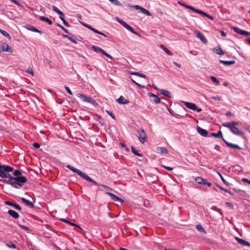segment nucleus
Listing matches in <instances>:
<instances>
[{
    "label": "nucleus",
    "instance_id": "nucleus-1",
    "mask_svg": "<svg viewBox=\"0 0 250 250\" xmlns=\"http://www.w3.org/2000/svg\"><path fill=\"white\" fill-rule=\"evenodd\" d=\"M5 183L10 185L13 188H18L22 186L24 183L27 181L25 176L13 177L10 176L9 179L1 180Z\"/></svg>",
    "mask_w": 250,
    "mask_h": 250
},
{
    "label": "nucleus",
    "instance_id": "nucleus-2",
    "mask_svg": "<svg viewBox=\"0 0 250 250\" xmlns=\"http://www.w3.org/2000/svg\"><path fill=\"white\" fill-rule=\"evenodd\" d=\"M66 167H67L68 169L71 170L74 172L76 173L78 175L80 176L83 178L85 180L91 182L96 185H98V184L94 180L91 179L90 177H89L88 175H86L85 174L82 172L81 170L73 167L70 165H67L66 166Z\"/></svg>",
    "mask_w": 250,
    "mask_h": 250
},
{
    "label": "nucleus",
    "instance_id": "nucleus-3",
    "mask_svg": "<svg viewBox=\"0 0 250 250\" xmlns=\"http://www.w3.org/2000/svg\"><path fill=\"white\" fill-rule=\"evenodd\" d=\"M14 168L8 165L0 164V177L9 179L11 175L8 173L13 171Z\"/></svg>",
    "mask_w": 250,
    "mask_h": 250
},
{
    "label": "nucleus",
    "instance_id": "nucleus-4",
    "mask_svg": "<svg viewBox=\"0 0 250 250\" xmlns=\"http://www.w3.org/2000/svg\"><path fill=\"white\" fill-rule=\"evenodd\" d=\"M211 136L215 137L217 138H222L224 143L227 145L228 146L232 148L240 149L241 148L236 144H233L229 143L225 140L223 137L222 132L221 130H219L217 133H211Z\"/></svg>",
    "mask_w": 250,
    "mask_h": 250
},
{
    "label": "nucleus",
    "instance_id": "nucleus-5",
    "mask_svg": "<svg viewBox=\"0 0 250 250\" xmlns=\"http://www.w3.org/2000/svg\"><path fill=\"white\" fill-rule=\"evenodd\" d=\"M77 96L84 102H86L94 105H97V103L96 101L92 97L86 96V95L81 93H77Z\"/></svg>",
    "mask_w": 250,
    "mask_h": 250
},
{
    "label": "nucleus",
    "instance_id": "nucleus-6",
    "mask_svg": "<svg viewBox=\"0 0 250 250\" xmlns=\"http://www.w3.org/2000/svg\"><path fill=\"white\" fill-rule=\"evenodd\" d=\"M224 127L229 128L230 131L234 134L242 136L243 135V132L239 130L238 128L235 126L230 125H224Z\"/></svg>",
    "mask_w": 250,
    "mask_h": 250
},
{
    "label": "nucleus",
    "instance_id": "nucleus-7",
    "mask_svg": "<svg viewBox=\"0 0 250 250\" xmlns=\"http://www.w3.org/2000/svg\"><path fill=\"white\" fill-rule=\"evenodd\" d=\"M128 6L129 7H130L131 8H135L136 10H140L144 14H146L147 16H150L151 15V14L150 13L147 11L146 9L145 8L140 6H139V5H134V6H131L130 5H129Z\"/></svg>",
    "mask_w": 250,
    "mask_h": 250
},
{
    "label": "nucleus",
    "instance_id": "nucleus-8",
    "mask_svg": "<svg viewBox=\"0 0 250 250\" xmlns=\"http://www.w3.org/2000/svg\"><path fill=\"white\" fill-rule=\"evenodd\" d=\"M138 138L140 142L142 144H144L146 141V135L143 129L139 131Z\"/></svg>",
    "mask_w": 250,
    "mask_h": 250
},
{
    "label": "nucleus",
    "instance_id": "nucleus-9",
    "mask_svg": "<svg viewBox=\"0 0 250 250\" xmlns=\"http://www.w3.org/2000/svg\"><path fill=\"white\" fill-rule=\"evenodd\" d=\"M231 28L234 31L240 35H242L246 36H250V32L247 31L241 30L236 27H232Z\"/></svg>",
    "mask_w": 250,
    "mask_h": 250
},
{
    "label": "nucleus",
    "instance_id": "nucleus-10",
    "mask_svg": "<svg viewBox=\"0 0 250 250\" xmlns=\"http://www.w3.org/2000/svg\"><path fill=\"white\" fill-rule=\"evenodd\" d=\"M195 180L197 183L199 184H202L204 185H207L208 187H210L211 184L210 182H208L206 179H203L200 177H197L195 178Z\"/></svg>",
    "mask_w": 250,
    "mask_h": 250
},
{
    "label": "nucleus",
    "instance_id": "nucleus-11",
    "mask_svg": "<svg viewBox=\"0 0 250 250\" xmlns=\"http://www.w3.org/2000/svg\"><path fill=\"white\" fill-rule=\"evenodd\" d=\"M194 34L196 37L200 39L204 43H207V40L200 31L198 30H195L194 31Z\"/></svg>",
    "mask_w": 250,
    "mask_h": 250
},
{
    "label": "nucleus",
    "instance_id": "nucleus-12",
    "mask_svg": "<svg viewBox=\"0 0 250 250\" xmlns=\"http://www.w3.org/2000/svg\"><path fill=\"white\" fill-rule=\"evenodd\" d=\"M1 51H5L7 52L12 53L13 50L11 47L9 45L5 42L2 43L1 45Z\"/></svg>",
    "mask_w": 250,
    "mask_h": 250
},
{
    "label": "nucleus",
    "instance_id": "nucleus-13",
    "mask_svg": "<svg viewBox=\"0 0 250 250\" xmlns=\"http://www.w3.org/2000/svg\"><path fill=\"white\" fill-rule=\"evenodd\" d=\"M235 239L238 242V243L241 245L243 246H247L248 247H250V243L244 239H241L237 237H235Z\"/></svg>",
    "mask_w": 250,
    "mask_h": 250
},
{
    "label": "nucleus",
    "instance_id": "nucleus-14",
    "mask_svg": "<svg viewBox=\"0 0 250 250\" xmlns=\"http://www.w3.org/2000/svg\"><path fill=\"white\" fill-rule=\"evenodd\" d=\"M148 95L150 97L152 98V101L156 104H159L161 102L160 99L155 94L152 93H148Z\"/></svg>",
    "mask_w": 250,
    "mask_h": 250
},
{
    "label": "nucleus",
    "instance_id": "nucleus-15",
    "mask_svg": "<svg viewBox=\"0 0 250 250\" xmlns=\"http://www.w3.org/2000/svg\"><path fill=\"white\" fill-rule=\"evenodd\" d=\"M106 194L107 195H109L111 197V199L113 201L124 202V201L123 200H122L121 198H120L118 196L114 195L112 193L107 192H106Z\"/></svg>",
    "mask_w": 250,
    "mask_h": 250
},
{
    "label": "nucleus",
    "instance_id": "nucleus-16",
    "mask_svg": "<svg viewBox=\"0 0 250 250\" xmlns=\"http://www.w3.org/2000/svg\"><path fill=\"white\" fill-rule=\"evenodd\" d=\"M185 106L188 108L195 111L197 109V106L195 104L191 103L186 102L185 103Z\"/></svg>",
    "mask_w": 250,
    "mask_h": 250
},
{
    "label": "nucleus",
    "instance_id": "nucleus-17",
    "mask_svg": "<svg viewBox=\"0 0 250 250\" xmlns=\"http://www.w3.org/2000/svg\"><path fill=\"white\" fill-rule=\"evenodd\" d=\"M8 214L14 218L17 219L19 217V214L15 210L9 209L8 211Z\"/></svg>",
    "mask_w": 250,
    "mask_h": 250
},
{
    "label": "nucleus",
    "instance_id": "nucleus-18",
    "mask_svg": "<svg viewBox=\"0 0 250 250\" xmlns=\"http://www.w3.org/2000/svg\"><path fill=\"white\" fill-rule=\"evenodd\" d=\"M197 131L200 134L204 137H206L208 135V131L206 130L201 128L200 127L198 126L197 127Z\"/></svg>",
    "mask_w": 250,
    "mask_h": 250
},
{
    "label": "nucleus",
    "instance_id": "nucleus-19",
    "mask_svg": "<svg viewBox=\"0 0 250 250\" xmlns=\"http://www.w3.org/2000/svg\"><path fill=\"white\" fill-rule=\"evenodd\" d=\"M5 204L7 205L13 207L15 209L17 210H20L21 209V208L19 205L12 203L11 202L6 201L5 202Z\"/></svg>",
    "mask_w": 250,
    "mask_h": 250
},
{
    "label": "nucleus",
    "instance_id": "nucleus-20",
    "mask_svg": "<svg viewBox=\"0 0 250 250\" xmlns=\"http://www.w3.org/2000/svg\"><path fill=\"white\" fill-rule=\"evenodd\" d=\"M157 152L159 154H167L168 152L166 148L163 147H157Z\"/></svg>",
    "mask_w": 250,
    "mask_h": 250
},
{
    "label": "nucleus",
    "instance_id": "nucleus-21",
    "mask_svg": "<svg viewBox=\"0 0 250 250\" xmlns=\"http://www.w3.org/2000/svg\"><path fill=\"white\" fill-rule=\"evenodd\" d=\"M180 5H182V6H183L184 7H185L186 8H188V9H189L190 10H191L192 11L196 12V10L197 9H196L194 7L190 6V5H187V4H186L185 3H184L183 2H181L180 1H178V2Z\"/></svg>",
    "mask_w": 250,
    "mask_h": 250
},
{
    "label": "nucleus",
    "instance_id": "nucleus-22",
    "mask_svg": "<svg viewBox=\"0 0 250 250\" xmlns=\"http://www.w3.org/2000/svg\"><path fill=\"white\" fill-rule=\"evenodd\" d=\"M196 12L198 13V14H201V15H203L204 16H206V17H208V19H209L210 20H213V17L211 16L208 14L206 12H204V11H203L202 10H200L199 9H197Z\"/></svg>",
    "mask_w": 250,
    "mask_h": 250
},
{
    "label": "nucleus",
    "instance_id": "nucleus-23",
    "mask_svg": "<svg viewBox=\"0 0 250 250\" xmlns=\"http://www.w3.org/2000/svg\"><path fill=\"white\" fill-rule=\"evenodd\" d=\"M220 62L222 63H223L224 64L226 65H230L231 64H233L235 63V61L232 60V61H224L220 60Z\"/></svg>",
    "mask_w": 250,
    "mask_h": 250
},
{
    "label": "nucleus",
    "instance_id": "nucleus-24",
    "mask_svg": "<svg viewBox=\"0 0 250 250\" xmlns=\"http://www.w3.org/2000/svg\"><path fill=\"white\" fill-rule=\"evenodd\" d=\"M21 200L22 202L23 203L25 204L26 205H27L30 207H33L34 204L32 202L26 199L25 198H24L23 197L21 198Z\"/></svg>",
    "mask_w": 250,
    "mask_h": 250
},
{
    "label": "nucleus",
    "instance_id": "nucleus-25",
    "mask_svg": "<svg viewBox=\"0 0 250 250\" xmlns=\"http://www.w3.org/2000/svg\"><path fill=\"white\" fill-rule=\"evenodd\" d=\"M160 92H161V94H162L164 96H167L168 98H170L171 96L170 92L167 90L164 89H160Z\"/></svg>",
    "mask_w": 250,
    "mask_h": 250
},
{
    "label": "nucleus",
    "instance_id": "nucleus-26",
    "mask_svg": "<svg viewBox=\"0 0 250 250\" xmlns=\"http://www.w3.org/2000/svg\"><path fill=\"white\" fill-rule=\"evenodd\" d=\"M60 220L62 221V222H63L69 224L71 226H75L76 227H78L80 229L82 230V229L79 226H78L77 224H74V223H72V222H70L69 221H68V220H67L65 219L61 218V219H60Z\"/></svg>",
    "mask_w": 250,
    "mask_h": 250
},
{
    "label": "nucleus",
    "instance_id": "nucleus-27",
    "mask_svg": "<svg viewBox=\"0 0 250 250\" xmlns=\"http://www.w3.org/2000/svg\"><path fill=\"white\" fill-rule=\"evenodd\" d=\"M126 29H127V30H129L130 31H131L132 33H133V34H135L136 35H138L139 37H141V35L140 34H139L138 33L136 32L134 29L133 28L131 27L130 25H129L128 24H127V23H126Z\"/></svg>",
    "mask_w": 250,
    "mask_h": 250
},
{
    "label": "nucleus",
    "instance_id": "nucleus-28",
    "mask_svg": "<svg viewBox=\"0 0 250 250\" xmlns=\"http://www.w3.org/2000/svg\"><path fill=\"white\" fill-rule=\"evenodd\" d=\"M92 48L94 51H95L96 52H99L103 54L104 52V51L103 49H102V48H101L100 47H98V46H92Z\"/></svg>",
    "mask_w": 250,
    "mask_h": 250
},
{
    "label": "nucleus",
    "instance_id": "nucleus-29",
    "mask_svg": "<svg viewBox=\"0 0 250 250\" xmlns=\"http://www.w3.org/2000/svg\"><path fill=\"white\" fill-rule=\"evenodd\" d=\"M239 124V123L236 121H233L232 122H229L227 123H223L222 124V126L224 125H230V126H235V125H237Z\"/></svg>",
    "mask_w": 250,
    "mask_h": 250
},
{
    "label": "nucleus",
    "instance_id": "nucleus-30",
    "mask_svg": "<svg viewBox=\"0 0 250 250\" xmlns=\"http://www.w3.org/2000/svg\"><path fill=\"white\" fill-rule=\"evenodd\" d=\"M40 19L42 21H45L47 22L49 25H51L52 24V21L48 18H46L43 16H40Z\"/></svg>",
    "mask_w": 250,
    "mask_h": 250
},
{
    "label": "nucleus",
    "instance_id": "nucleus-31",
    "mask_svg": "<svg viewBox=\"0 0 250 250\" xmlns=\"http://www.w3.org/2000/svg\"><path fill=\"white\" fill-rule=\"evenodd\" d=\"M160 47L168 55L172 56L173 55L172 53L167 49L164 45L161 44Z\"/></svg>",
    "mask_w": 250,
    "mask_h": 250
},
{
    "label": "nucleus",
    "instance_id": "nucleus-32",
    "mask_svg": "<svg viewBox=\"0 0 250 250\" xmlns=\"http://www.w3.org/2000/svg\"><path fill=\"white\" fill-rule=\"evenodd\" d=\"M129 73L131 75H136V76H139V77H140L142 78H146V76L145 75H144L143 74L137 72H129Z\"/></svg>",
    "mask_w": 250,
    "mask_h": 250
},
{
    "label": "nucleus",
    "instance_id": "nucleus-33",
    "mask_svg": "<svg viewBox=\"0 0 250 250\" xmlns=\"http://www.w3.org/2000/svg\"><path fill=\"white\" fill-rule=\"evenodd\" d=\"M28 30H30V31H33V32H37V33H40V34H42V32L41 31L38 30V29L36 28L35 27H34V26H30L28 27L27 28Z\"/></svg>",
    "mask_w": 250,
    "mask_h": 250
},
{
    "label": "nucleus",
    "instance_id": "nucleus-34",
    "mask_svg": "<svg viewBox=\"0 0 250 250\" xmlns=\"http://www.w3.org/2000/svg\"><path fill=\"white\" fill-rule=\"evenodd\" d=\"M196 229H197L201 232H203L204 233H206V231L205 230V229H204V228L200 224H198L196 226Z\"/></svg>",
    "mask_w": 250,
    "mask_h": 250
},
{
    "label": "nucleus",
    "instance_id": "nucleus-35",
    "mask_svg": "<svg viewBox=\"0 0 250 250\" xmlns=\"http://www.w3.org/2000/svg\"><path fill=\"white\" fill-rule=\"evenodd\" d=\"M116 101L120 104H125V99L123 96L116 100Z\"/></svg>",
    "mask_w": 250,
    "mask_h": 250
},
{
    "label": "nucleus",
    "instance_id": "nucleus-36",
    "mask_svg": "<svg viewBox=\"0 0 250 250\" xmlns=\"http://www.w3.org/2000/svg\"><path fill=\"white\" fill-rule=\"evenodd\" d=\"M214 50H215V52L217 54L221 55L225 54L223 50L220 47L215 48Z\"/></svg>",
    "mask_w": 250,
    "mask_h": 250
},
{
    "label": "nucleus",
    "instance_id": "nucleus-37",
    "mask_svg": "<svg viewBox=\"0 0 250 250\" xmlns=\"http://www.w3.org/2000/svg\"><path fill=\"white\" fill-rule=\"evenodd\" d=\"M52 8H53V10L55 12H56L57 13H58V14L60 15V16H62L63 15V13L60 10L57 6H54L53 5L52 6Z\"/></svg>",
    "mask_w": 250,
    "mask_h": 250
},
{
    "label": "nucleus",
    "instance_id": "nucleus-38",
    "mask_svg": "<svg viewBox=\"0 0 250 250\" xmlns=\"http://www.w3.org/2000/svg\"><path fill=\"white\" fill-rule=\"evenodd\" d=\"M131 150L132 152L135 155L139 157H142V155L141 153H139L136 149L133 146L131 147Z\"/></svg>",
    "mask_w": 250,
    "mask_h": 250
},
{
    "label": "nucleus",
    "instance_id": "nucleus-39",
    "mask_svg": "<svg viewBox=\"0 0 250 250\" xmlns=\"http://www.w3.org/2000/svg\"><path fill=\"white\" fill-rule=\"evenodd\" d=\"M210 78L212 80V81L216 84V85H219L220 84L219 81L217 79L216 77L213 76H210Z\"/></svg>",
    "mask_w": 250,
    "mask_h": 250
},
{
    "label": "nucleus",
    "instance_id": "nucleus-40",
    "mask_svg": "<svg viewBox=\"0 0 250 250\" xmlns=\"http://www.w3.org/2000/svg\"><path fill=\"white\" fill-rule=\"evenodd\" d=\"M0 32L4 36L7 37L9 39H11L10 35L5 31L0 29Z\"/></svg>",
    "mask_w": 250,
    "mask_h": 250
},
{
    "label": "nucleus",
    "instance_id": "nucleus-41",
    "mask_svg": "<svg viewBox=\"0 0 250 250\" xmlns=\"http://www.w3.org/2000/svg\"><path fill=\"white\" fill-rule=\"evenodd\" d=\"M64 14H63V15L62 16H60V18L61 19V20L63 21V24L66 26H69V23L65 20L64 18Z\"/></svg>",
    "mask_w": 250,
    "mask_h": 250
},
{
    "label": "nucleus",
    "instance_id": "nucleus-42",
    "mask_svg": "<svg viewBox=\"0 0 250 250\" xmlns=\"http://www.w3.org/2000/svg\"><path fill=\"white\" fill-rule=\"evenodd\" d=\"M13 175L15 177L22 176L21 172L19 170H16L13 172Z\"/></svg>",
    "mask_w": 250,
    "mask_h": 250
},
{
    "label": "nucleus",
    "instance_id": "nucleus-43",
    "mask_svg": "<svg viewBox=\"0 0 250 250\" xmlns=\"http://www.w3.org/2000/svg\"><path fill=\"white\" fill-rule=\"evenodd\" d=\"M218 174L220 177L221 178V180L223 182V183L227 186H229V184L224 178L223 176L219 172H218Z\"/></svg>",
    "mask_w": 250,
    "mask_h": 250
},
{
    "label": "nucleus",
    "instance_id": "nucleus-44",
    "mask_svg": "<svg viewBox=\"0 0 250 250\" xmlns=\"http://www.w3.org/2000/svg\"><path fill=\"white\" fill-rule=\"evenodd\" d=\"M113 4L115 5H121V3L118 0H109Z\"/></svg>",
    "mask_w": 250,
    "mask_h": 250
},
{
    "label": "nucleus",
    "instance_id": "nucleus-45",
    "mask_svg": "<svg viewBox=\"0 0 250 250\" xmlns=\"http://www.w3.org/2000/svg\"><path fill=\"white\" fill-rule=\"evenodd\" d=\"M6 246L10 248L16 249V246L13 243L10 242L9 243L6 244Z\"/></svg>",
    "mask_w": 250,
    "mask_h": 250
},
{
    "label": "nucleus",
    "instance_id": "nucleus-46",
    "mask_svg": "<svg viewBox=\"0 0 250 250\" xmlns=\"http://www.w3.org/2000/svg\"><path fill=\"white\" fill-rule=\"evenodd\" d=\"M64 37L67 38L71 42H74V43H77V42L69 36L64 35Z\"/></svg>",
    "mask_w": 250,
    "mask_h": 250
},
{
    "label": "nucleus",
    "instance_id": "nucleus-47",
    "mask_svg": "<svg viewBox=\"0 0 250 250\" xmlns=\"http://www.w3.org/2000/svg\"><path fill=\"white\" fill-rule=\"evenodd\" d=\"M116 20L118 21V22L120 23L123 26L125 27V21H122L121 19H120L118 18H116Z\"/></svg>",
    "mask_w": 250,
    "mask_h": 250
},
{
    "label": "nucleus",
    "instance_id": "nucleus-48",
    "mask_svg": "<svg viewBox=\"0 0 250 250\" xmlns=\"http://www.w3.org/2000/svg\"><path fill=\"white\" fill-rule=\"evenodd\" d=\"M217 187H218V188H219L221 190H223V191H225V192H228V193H230V192L229 190H228V189H226V188H223V187H221V186H218V185H217Z\"/></svg>",
    "mask_w": 250,
    "mask_h": 250
},
{
    "label": "nucleus",
    "instance_id": "nucleus-49",
    "mask_svg": "<svg viewBox=\"0 0 250 250\" xmlns=\"http://www.w3.org/2000/svg\"><path fill=\"white\" fill-rule=\"evenodd\" d=\"M64 88L65 89V90H66V91L70 95H72L73 93L72 92V91H71L70 89L69 88V87L67 86H64Z\"/></svg>",
    "mask_w": 250,
    "mask_h": 250
},
{
    "label": "nucleus",
    "instance_id": "nucleus-50",
    "mask_svg": "<svg viewBox=\"0 0 250 250\" xmlns=\"http://www.w3.org/2000/svg\"><path fill=\"white\" fill-rule=\"evenodd\" d=\"M242 181L244 182V183H247L248 184L250 185V181L247 179V178H243L242 179Z\"/></svg>",
    "mask_w": 250,
    "mask_h": 250
},
{
    "label": "nucleus",
    "instance_id": "nucleus-51",
    "mask_svg": "<svg viewBox=\"0 0 250 250\" xmlns=\"http://www.w3.org/2000/svg\"><path fill=\"white\" fill-rule=\"evenodd\" d=\"M27 73L31 74L32 76L34 75V72L33 71V70L31 68H28L27 69V70L26 71Z\"/></svg>",
    "mask_w": 250,
    "mask_h": 250
},
{
    "label": "nucleus",
    "instance_id": "nucleus-52",
    "mask_svg": "<svg viewBox=\"0 0 250 250\" xmlns=\"http://www.w3.org/2000/svg\"><path fill=\"white\" fill-rule=\"evenodd\" d=\"M225 205H226L227 207H229L230 208H233V205L232 203H230V202H226L225 203Z\"/></svg>",
    "mask_w": 250,
    "mask_h": 250
},
{
    "label": "nucleus",
    "instance_id": "nucleus-53",
    "mask_svg": "<svg viewBox=\"0 0 250 250\" xmlns=\"http://www.w3.org/2000/svg\"><path fill=\"white\" fill-rule=\"evenodd\" d=\"M57 25L62 28L65 33H68V30L66 29L65 28H64L62 25H61L60 24H58Z\"/></svg>",
    "mask_w": 250,
    "mask_h": 250
},
{
    "label": "nucleus",
    "instance_id": "nucleus-54",
    "mask_svg": "<svg viewBox=\"0 0 250 250\" xmlns=\"http://www.w3.org/2000/svg\"><path fill=\"white\" fill-rule=\"evenodd\" d=\"M132 81L134 83H135L137 86H138L140 88H144L145 87V86L144 85H142L139 83H136L135 81H134V80H132Z\"/></svg>",
    "mask_w": 250,
    "mask_h": 250
},
{
    "label": "nucleus",
    "instance_id": "nucleus-55",
    "mask_svg": "<svg viewBox=\"0 0 250 250\" xmlns=\"http://www.w3.org/2000/svg\"><path fill=\"white\" fill-rule=\"evenodd\" d=\"M34 147L36 148H39L40 146V145L37 143H34L33 144Z\"/></svg>",
    "mask_w": 250,
    "mask_h": 250
},
{
    "label": "nucleus",
    "instance_id": "nucleus-56",
    "mask_svg": "<svg viewBox=\"0 0 250 250\" xmlns=\"http://www.w3.org/2000/svg\"><path fill=\"white\" fill-rule=\"evenodd\" d=\"M91 30H92V31H93L94 32L96 33H97V34H101L100 33V31L97 30V29L92 27Z\"/></svg>",
    "mask_w": 250,
    "mask_h": 250
},
{
    "label": "nucleus",
    "instance_id": "nucleus-57",
    "mask_svg": "<svg viewBox=\"0 0 250 250\" xmlns=\"http://www.w3.org/2000/svg\"><path fill=\"white\" fill-rule=\"evenodd\" d=\"M211 98L214 100L220 101L221 100V98L219 96L216 97H212Z\"/></svg>",
    "mask_w": 250,
    "mask_h": 250
},
{
    "label": "nucleus",
    "instance_id": "nucleus-58",
    "mask_svg": "<svg viewBox=\"0 0 250 250\" xmlns=\"http://www.w3.org/2000/svg\"><path fill=\"white\" fill-rule=\"evenodd\" d=\"M83 25L85 27H87V28H88V29H90V30L91 29V28H92V26H91L90 25H88V24H86V23H83Z\"/></svg>",
    "mask_w": 250,
    "mask_h": 250
},
{
    "label": "nucleus",
    "instance_id": "nucleus-59",
    "mask_svg": "<svg viewBox=\"0 0 250 250\" xmlns=\"http://www.w3.org/2000/svg\"><path fill=\"white\" fill-rule=\"evenodd\" d=\"M226 115L227 116H233V114H232V113L231 112L228 111V112H226Z\"/></svg>",
    "mask_w": 250,
    "mask_h": 250
},
{
    "label": "nucleus",
    "instance_id": "nucleus-60",
    "mask_svg": "<svg viewBox=\"0 0 250 250\" xmlns=\"http://www.w3.org/2000/svg\"><path fill=\"white\" fill-rule=\"evenodd\" d=\"M106 112L113 119L115 118L114 115L111 112L108 111H106Z\"/></svg>",
    "mask_w": 250,
    "mask_h": 250
},
{
    "label": "nucleus",
    "instance_id": "nucleus-61",
    "mask_svg": "<svg viewBox=\"0 0 250 250\" xmlns=\"http://www.w3.org/2000/svg\"><path fill=\"white\" fill-rule=\"evenodd\" d=\"M21 228L25 229V230H29V228L26 227V226H22V225H20V226Z\"/></svg>",
    "mask_w": 250,
    "mask_h": 250
},
{
    "label": "nucleus",
    "instance_id": "nucleus-62",
    "mask_svg": "<svg viewBox=\"0 0 250 250\" xmlns=\"http://www.w3.org/2000/svg\"><path fill=\"white\" fill-rule=\"evenodd\" d=\"M151 86L154 88L155 89V90H158V91H160V90L155 84H152L151 85Z\"/></svg>",
    "mask_w": 250,
    "mask_h": 250
},
{
    "label": "nucleus",
    "instance_id": "nucleus-63",
    "mask_svg": "<svg viewBox=\"0 0 250 250\" xmlns=\"http://www.w3.org/2000/svg\"><path fill=\"white\" fill-rule=\"evenodd\" d=\"M164 167L167 170H172L173 169V168L171 167H167V166H164Z\"/></svg>",
    "mask_w": 250,
    "mask_h": 250
},
{
    "label": "nucleus",
    "instance_id": "nucleus-64",
    "mask_svg": "<svg viewBox=\"0 0 250 250\" xmlns=\"http://www.w3.org/2000/svg\"><path fill=\"white\" fill-rule=\"evenodd\" d=\"M173 63H174L175 65H176L177 67H181V64H180V63H177V62H173Z\"/></svg>",
    "mask_w": 250,
    "mask_h": 250
}]
</instances>
